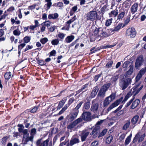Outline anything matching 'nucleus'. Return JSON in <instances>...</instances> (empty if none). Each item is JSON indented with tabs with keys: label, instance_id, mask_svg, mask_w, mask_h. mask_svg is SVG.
I'll use <instances>...</instances> for the list:
<instances>
[{
	"label": "nucleus",
	"instance_id": "obj_1",
	"mask_svg": "<svg viewBox=\"0 0 146 146\" xmlns=\"http://www.w3.org/2000/svg\"><path fill=\"white\" fill-rule=\"evenodd\" d=\"M93 33L94 35H92L90 38V41L91 42L95 41L96 39V35H97L98 36H100L101 38H103L108 36L110 35V34H108L106 32L104 31L103 29L102 28H97L96 27Z\"/></svg>",
	"mask_w": 146,
	"mask_h": 146
},
{
	"label": "nucleus",
	"instance_id": "obj_2",
	"mask_svg": "<svg viewBox=\"0 0 146 146\" xmlns=\"http://www.w3.org/2000/svg\"><path fill=\"white\" fill-rule=\"evenodd\" d=\"M83 103V101L80 102L77 105L76 107L72 110V113L66 117V119L68 120V122L73 121L76 118L79 113L78 109L81 107Z\"/></svg>",
	"mask_w": 146,
	"mask_h": 146
},
{
	"label": "nucleus",
	"instance_id": "obj_3",
	"mask_svg": "<svg viewBox=\"0 0 146 146\" xmlns=\"http://www.w3.org/2000/svg\"><path fill=\"white\" fill-rule=\"evenodd\" d=\"M107 131V129H104L100 133V128L97 127H95L93 129L92 132L90 133L91 135H92L93 138H95L97 136L98 137L104 136Z\"/></svg>",
	"mask_w": 146,
	"mask_h": 146
},
{
	"label": "nucleus",
	"instance_id": "obj_4",
	"mask_svg": "<svg viewBox=\"0 0 146 146\" xmlns=\"http://www.w3.org/2000/svg\"><path fill=\"white\" fill-rule=\"evenodd\" d=\"M86 15L87 20L93 21L96 19L98 15L96 11H92L87 13Z\"/></svg>",
	"mask_w": 146,
	"mask_h": 146
},
{
	"label": "nucleus",
	"instance_id": "obj_5",
	"mask_svg": "<svg viewBox=\"0 0 146 146\" xmlns=\"http://www.w3.org/2000/svg\"><path fill=\"white\" fill-rule=\"evenodd\" d=\"M136 33L134 28L133 27L129 28L126 31L125 35L126 36H129L130 38H132L135 36Z\"/></svg>",
	"mask_w": 146,
	"mask_h": 146
},
{
	"label": "nucleus",
	"instance_id": "obj_6",
	"mask_svg": "<svg viewBox=\"0 0 146 146\" xmlns=\"http://www.w3.org/2000/svg\"><path fill=\"white\" fill-rule=\"evenodd\" d=\"M143 57L142 55L137 57L135 63V68L137 69H139L140 67L143 65Z\"/></svg>",
	"mask_w": 146,
	"mask_h": 146
},
{
	"label": "nucleus",
	"instance_id": "obj_7",
	"mask_svg": "<svg viewBox=\"0 0 146 146\" xmlns=\"http://www.w3.org/2000/svg\"><path fill=\"white\" fill-rule=\"evenodd\" d=\"M79 135L81 137L82 142H84L86 140L90 133V132L86 129L82 131H79Z\"/></svg>",
	"mask_w": 146,
	"mask_h": 146
},
{
	"label": "nucleus",
	"instance_id": "obj_8",
	"mask_svg": "<svg viewBox=\"0 0 146 146\" xmlns=\"http://www.w3.org/2000/svg\"><path fill=\"white\" fill-rule=\"evenodd\" d=\"M131 82V79L128 78L126 79L121 80V87L122 90L125 89L130 84Z\"/></svg>",
	"mask_w": 146,
	"mask_h": 146
},
{
	"label": "nucleus",
	"instance_id": "obj_9",
	"mask_svg": "<svg viewBox=\"0 0 146 146\" xmlns=\"http://www.w3.org/2000/svg\"><path fill=\"white\" fill-rule=\"evenodd\" d=\"M123 99V97H121L119 99L117 100L116 101H115L108 108L107 110V112L108 113L113 108L118 106L119 103L122 101Z\"/></svg>",
	"mask_w": 146,
	"mask_h": 146
},
{
	"label": "nucleus",
	"instance_id": "obj_10",
	"mask_svg": "<svg viewBox=\"0 0 146 146\" xmlns=\"http://www.w3.org/2000/svg\"><path fill=\"white\" fill-rule=\"evenodd\" d=\"M146 72V67L142 68L139 72L135 78L136 82H138Z\"/></svg>",
	"mask_w": 146,
	"mask_h": 146
},
{
	"label": "nucleus",
	"instance_id": "obj_11",
	"mask_svg": "<svg viewBox=\"0 0 146 146\" xmlns=\"http://www.w3.org/2000/svg\"><path fill=\"white\" fill-rule=\"evenodd\" d=\"M91 113L89 111L84 112L82 115V119L85 121H90L91 120Z\"/></svg>",
	"mask_w": 146,
	"mask_h": 146
},
{
	"label": "nucleus",
	"instance_id": "obj_12",
	"mask_svg": "<svg viewBox=\"0 0 146 146\" xmlns=\"http://www.w3.org/2000/svg\"><path fill=\"white\" fill-rule=\"evenodd\" d=\"M143 87V85H142L139 88H135L133 87L131 90L133 95L132 98H134L135 99V96L139 92Z\"/></svg>",
	"mask_w": 146,
	"mask_h": 146
},
{
	"label": "nucleus",
	"instance_id": "obj_13",
	"mask_svg": "<svg viewBox=\"0 0 146 146\" xmlns=\"http://www.w3.org/2000/svg\"><path fill=\"white\" fill-rule=\"evenodd\" d=\"M126 11H127H127L123 8H121L120 10L119 11V13L117 16V20H120L121 19V20L124 17L125 15Z\"/></svg>",
	"mask_w": 146,
	"mask_h": 146
},
{
	"label": "nucleus",
	"instance_id": "obj_14",
	"mask_svg": "<svg viewBox=\"0 0 146 146\" xmlns=\"http://www.w3.org/2000/svg\"><path fill=\"white\" fill-rule=\"evenodd\" d=\"M140 102V100L138 99H136L133 100L132 102V104L130 106L131 109H133L137 108L139 105Z\"/></svg>",
	"mask_w": 146,
	"mask_h": 146
},
{
	"label": "nucleus",
	"instance_id": "obj_15",
	"mask_svg": "<svg viewBox=\"0 0 146 146\" xmlns=\"http://www.w3.org/2000/svg\"><path fill=\"white\" fill-rule=\"evenodd\" d=\"M88 84H86L83 85L81 89H79L76 92V94L75 96L81 92H82V93H83L87 91L88 90Z\"/></svg>",
	"mask_w": 146,
	"mask_h": 146
},
{
	"label": "nucleus",
	"instance_id": "obj_16",
	"mask_svg": "<svg viewBox=\"0 0 146 146\" xmlns=\"http://www.w3.org/2000/svg\"><path fill=\"white\" fill-rule=\"evenodd\" d=\"M80 122V119L78 118L68 125L67 126V128L68 129H71L74 128L76 125Z\"/></svg>",
	"mask_w": 146,
	"mask_h": 146
},
{
	"label": "nucleus",
	"instance_id": "obj_17",
	"mask_svg": "<svg viewBox=\"0 0 146 146\" xmlns=\"http://www.w3.org/2000/svg\"><path fill=\"white\" fill-rule=\"evenodd\" d=\"M123 23H119L118 25L116 27H115L114 29H109L110 31L112 32L114 31L118 32L122 27L123 26Z\"/></svg>",
	"mask_w": 146,
	"mask_h": 146
},
{
	"label": "nucleus",
	"instance_id": "obj_18",
	"mask_svg": "<svg viewBox=\"0 0 146 146\" xmlns=\"http://www.w3.org/2000/svg\"><path fill=\"white\" fill-rule=\"evenodd\" d=\"M99 107V104L97 103L92 104L91 108V110L94 113H96L98 110Z\"/></svg>",
	"mask_w": 146,
	"mask_h": 146
},
{
	"label": "nucleus",
	"instance_id": "obj_19",
	"mask_svg": "<svg viewBox=\"0 0 146 146\" xmlns=\"http://www.w3.org/2000/svg\"><path fill=\"white\" fill-rule=\"evenodd\" d=\"M66 100V97H65L63 98L59 102L58 105L57 107V110H59L63 106Z\"/></svg>",
	"mask_w": 146,
	"mask_h": 146
},
{
	"label": "nucleus",
	"instance_id": "obj_20",
	"mask_svg": "<svg viewBox=\"0 0 146 146\" xmlns=\"http://www.w3.org/2000/svg\"><path fill=\"white\" fill-rule=\"evenodd\" d=\"M80 142V141L78 138L76 137H72L70 140V146L76 143H78Z\"/></svg>",
	"mask_w": 146,
	"mask_h": 146
},
{
	"label": "nucleus",
	"instance_id": "obj_21",
	"mask_svg": "<svg viewBox=\"0 0 146 146\" xmlns=\"http://www.w3.org/2000/svg\"><path fill=\"white\" fill-rule=\"evenodd\" d=\"M74 36L73 35L68 36L66 38L64 42L67 43H70L74 39Z\"/></svg>",
	"mask_w": 146,
	"mask_h": 146
},
{
	"label": "nucleus",
	"instance_id": "obj_22",
	"mask_svg": "<svg viewBox=\"0 0 146 146\" xmlns=\"http://www.w3.org/2000/svg\"><path fill=\"white\" fill-rule=\"evenodd\" d=\"M138 6V4L137 3H134L131 6V9L132 14L135 13L137 11Z\"/></svg>",
	"mask_w": 146,
	"mask_h": 146
},
{
	"label": "nucleus",
	"instance_id": "obj_23",
	"mask_svg": "<svg viewBox=\"0 0 146 146\" xmlns=\"http://www.w3.org/2000/svg\"><path fill=\"white\" fill-rule=\"evenodd\" d=\"M99 90L98 86H96L93 88L91 94L92 98H94L96 95L97 92Z\"/></svg>",
	"mask_w": 146,
	"mask_h": 146
},
{
	"label": "nucleus",
	"instance_id": "obj_24",
	"mask_svg": "<svg viewBox=\"0 0 146 146\" xmlns=\"http://www.w3.org/2000/svg\"><path fill=\"white\" fill-rule=\"evenodd\" d=\"M12 74L10 72H6L4 74V76L5 80V82L7 84L8 80L11 77Z\"/></svg>",
	"mask_w": 146,
	"mask_h": 146
},
{
	"label": "nucleus",
	"instance_id": "obj_25",
	"mask_svg": "<svg viewBox=\"0 0 146 146\" xmlns=\"http://www.w3.org/2000/svg\"><path fill=\"white\" fill-rule=\"evenodd\" d=\"M45 2L47 3L45 4L44 7L46 6L45 10L46 11H47L50 9L52 6L51 0H45Z\"/></svg>",
	"mask_w": 146,
	"mask_h": 146
},
{
	"label": "nucleus",
	"instance_id": "obj_26",
	"mask_svg": "<svg viewBox=\"0 0 146 146\" xmlns=\"http://www.w3.org/2000/svg\"><path fill=\"white\" fill-rule=\"evenodd\" d=\"M139 119V116L138 115H135L131 119V122L133 125H135L137 123Z\"/></svg>",
	"mask_w": 146,
	"mask_h": 146
},
{
	"label": "nucleus",
	"instance_id": "obj_27",
	"mask_svg": "<svg viewBox=\"0 0 146 146\" xmlns=\"http://www.w3.org/2000/svg\"><path fill=\"white\" fill-rule=\"evenodd\" d=\"M118 12L117 9H116L114 10L111 11L110 13H109V15L110 17H115L118 15Z\"/></svg>",
	"mask_w": 146,
	"mask_h": 146
},
{
	"label": "nucleus",
	"instance_id": "obj_28",
	"mask_svg": "<svg viewBox=\"0 0 146 146\" xmlns=\"http://www.w3.org/2000/svg\"><path fill=\"white\" fill-rule=\"evenodd\" d=\"M131 17V14L129 13L127 16L126 19L124 20V23L122 27H123L127 25L130 21V18Z\"/></svg>",
	"mask_w": 146,
	"mask_h": 146
},
{
	"label": "nucleus",
	"instance_id": "obj_29",
	"mask_svg": "<svg viewBox=\"0 0 146 146\" xmlns=\"http://www.w3.org/2000/svg\"><path fill=\"white\" fill-rule=\"evenodd\" d=\"M90 101L89 100H88L84 103L83 108L85 109L88 110L90 108Z\"/></svg>",
	"mask_w": 146,
	"mask_h": 146
},
{
	"label": "nucleus",
	"instance_id": "obj_30",
	"mask_svg": "<svg viewBox=\"0 0 146 146\" xmlns=\"http://www.w3.org/2000/svg\"><path fill=\"white\" fill-rule=\"evenodd\" d=\"M68 139H66L64 141L61 143L59 146H70Z\"/></svg>",
	"mask_w": 146,
	"mask_h": 146
},
{
	"label": "nucleus",
	"instance_id": "obj_31",
	"mask_svg": "<svg viewBox=\"0 0 146 146\" xmlns=\"http://www.w3.org/2000/svg\"><path fill=\"white\" fill-rule=\"evenodd\" d=\"M36 59L37 61V64L41 66H43L46 64L45 62L42 59L38 58H36Z\"/></svg>",
	"mask_w": 146,
	"mask_h": 146
},
{
	"label": "nucleus",
	"instance_id": "obj_32",
	"mask_svg": "<svg viewBox=\"0 0 146 146\" xmlns=\"http://www.w3.org/2000/svg\"><path fill=\"white\" fill-rule=\"evenodd\" d=\"M109 97H107L104 101L103 104L104 107L107 106L109 104L110 102L112 101L110 99L109 100Z\"/></svg>",
	"mask_w": 146,
	"mask_h": 146
},
{
	"label": "nucleus",
	"instance_id": "obj_33",
	"mask_svg": "<svg viewBox=\"0 0 146 146\" xmlns=\"http://www.w3.org/2000/svg\"><path fill=\"white\" fill-rule=\"evenodd\" d=\"M130 124V120H128L126 121L125 123L123 125L122 127L123 130H126L129 127Z\"/></svg>",
	"mask_w": 146,
	"mask_h": 146
},
{
	"label": "nucleus",
	"instance_id": "obj_34",
	"mask_svg": "<svg viewBox=\"0 0 146 146\" xmlns=\"http://www.w3.org/2000/svg\"><path fill=\"white\" fill-rule=\"evenodd\" d=\"M133 72V65H131L129 66V70L127 72L126 74L131 75Z\"/></svg>",
	"mask_w": 146,
	"mask_h": 146
},
{
	"label": "nucleus",
	"instance_id": "obj_35",
	"mask_svg": "<svg viewBox=\"0 0 146 146\" xmlns=\"http://www.w3.org/2000/svg\"><path fill=\"white\" fill-rule=\"evenodd\" d=\"M131 136L132 134L131 133L130 135L126 138L125 142V145H127L130 142Z\"/></svg>",
	"mask_w": 146,
	"mask_h": 146
},
{
	"label": "nucleus",
	"instance_id": "obj_36",
	"mask_svg": "<svg viewBox=\"0 0 146 146\" xmlns=\"http://www.w3.org/2000/svg\"><path fill=\"white\" fill-rule=\"evenodd\" d=\"M111 85V84L110 83L105 84L102 86V88L106 92L109 88Z\"/></svg>",
	"mask_w": 146,
	"mask_h": 146
},
{
	"label": "nucleus",
	"instance_id": "obj_37",
	"mask_svg": "<svg viewBox=\"0 0 146 146\" xmlns=\"http://www.w3.org/2000/svg\"><path fill=\"white\" fill-rule=\"evenodd\" d=\"M9 138V137L6 136L2 138L1 140L2 144L3 145H5L7 139Z\"/></svg>",
	"mask_w": 146,
	"mask_h": 146
},
{
	"label": "nucleus",
	"instance_id": "obj_38",
	"mask_svg": "<svg viewBox=\"0 0 146 146\" xmlns=\"http://www.w3.org/2000/svg\"><path fill=\"white\" fill-rule=\"evenodd\" d=\"M102 72H101L100 73L94 76H93L94 80L95 82H97L99 78L101 77L102 76Z\"/></svg>",
	"mask_w": 146,
	"mask_h": 146
},
{
	"label": "nucleus",
	"instance_id": "obj_39",
	"mask_svg": "<svg viewBox=\"0 0 146 146\" xmlns=\"http://www.w3.org/2000/svg\"><path fill=\"white\" fill-rule=\"evenodd\" d=\"M112 20L113 19L112 18L107 19L105 22V25L106 27L110 26L112 23Z\"/></svg>",
	"mask_w": 146,
	"mask_h": 146
},
{
	"label": "nucleus",
	"instance_id": "obj_40",
	"mask_svg": "<svg viewBox=\"0 0 146 146\" xmlns=\"http://www.w3.org/2000/svg\"><path fill=\"white\" fill-rule=\"evenodd\" d=\"M38 107V106H36L32 108H31L29 111L30 112L32 113H36L37 111Z\"/></svg>",
	"mask_w": 146,
	"mask_h": 146
},
{
	"label": "nucleus",
	"instance_id": "obj_41",
	"mask_svg": "<svg viewBox=\"0 0 146 146\" xmlns=\"http://www.w3.org/2000/svg\"><path fill=\"white\" fill-rule=\"evenodd\" d=\"M59 40L58 39H53L51 41L52 44L53 45H57L59 43Z\"/></svg>",
	"mask_w": 146,
	"mask_h": 146
},
{
	"label": "nucleus",
	"instance_id": "obj_42",
	"mask_svg": "<svg viewBox=\"0 0 146 146\" xmlns=\"http://www.w3.org/2000/svg\"><path fill=\"white\" fill-rule=\"evenodd\" d=\"M65 35L63 33H60L56 36L60 39V40H62L65 37Z\"/></svg>",
	"mask_w": 146,
	"mask_h": 146
},
{
	"label": "nucleus",
	"instance_id": "obj_43",
	"mask_svg": "<svg viewBox=\"0 0 146 146\" xmlns=\"http://www.w3.org/2000/svg\"><path fill=\"white\" fill-rule=\"evenodd\" d=\"M106 92V91L102 88L100 90L98 94V96H101L103 95Z\"/></svg>",
	"mask_w": 146,
	"mask_h": 146
},
{
	"label": "nucleus",
	"instance_id": "obj_44",
	"mask_svg": "<svg viewBox=\"0 0 146 146\" xmlns=\"http://www.w3.org/2000/svg\"><path fill=\"white\" fill-rule=\"evenodd\" d=\"M48 41V39L46 37H44L41 38L40 40V42L42 44H44L46 42H47Z\"/></svg>",
	"mask_w": 146,
	"mask_h": 146
},
{
	"label": "nucleus",
	"instance_id": "obj_45",
	"mask_svg": "<svg viewBox=\"0 0 146 146\" xmlns=\"http://www.w3.org/2000/svg\"><path fill=\"white\" fill-rule=\"evenodd\" d=\"M140 136V134L138 133H137L135 135V137L134 138L133 141H132V142H133V143H134L136 142L137 141L139 137Z\"/></svg>",
	"mask_w": 146,
	"mask_h": 146
},
{
	"label": "nucleus",
	"instance_id": "obj_46",
	"mask_svg": "<svg viewBox=\"0 0 146 146\" xmlns=\"http://www.w3.org/2000/svg\"><path fill=\"white\" fill-rule=\"evenodd\" d=\"M50 22L49 21H46L42 23L41 25L46 26L48 29H49V27H50Z\"/></svg>",
	"mask_w": 146,
	"mask_h": 146
},
{
	"label": "nucleus",
	"instance_id": "obj_47",
	"mask_svg": "<svg viewBox=\"0 0 146 146\" xmlns=\"http://www.w3.org/2000/svg\"><path fill=\"white\" fill-rule=\"evenodd\" d=\"M23 40L24 42V43H27L30 42L31 38L28 36H26L24 38Z\"/></svg>",
	"mask_w": 146,
	"mask_h": 146
},
{
	"label": "nucleus",
	"instance_id": "obj_48",
	"mask_svg": "<svg viewBox=\"0 0 146 146\" xmlns=\"http://www.w3.org/2000/svg\"><path fill=\"white\" fill-rule=\"evenodd\" d=\"M113 61L112 60L110 61L109 62H108L106 65V67L107 68H109L111 67L113 64Z\"/></svg>",
	"mask_w": 146,
	"mask_h": 146
},
{
	"label": "nucleus",
	"instance_id": "obj_49",
	"mask_svg": "<svg viewBox=\"0 0 146 146\" xmlns=\"http://www.w3.org/2000/svg\"><path fill=\"white\" fill-rule=\"evenodd\" d=\"M113 139V137L112 136H109L106 139V142L107 144H110Z\"/></svg>",
	"mask_w": 146,
	"mask_h": 146
},
{
	"label": "nucleus",
	"instance_id": "obj_50",
	"mask_svg": "<svg viewBox=\"0 0 146 146\" xmlns=\"http://www.w3.org/2000/svg\"><path fill=\"white\" fill-rule=\"evenodd\" d=\"M21 33V32L18 29L15 30L13 31V34L15 36H19Z\"/></svg>",
	"mask_w": 146,
	"mask_h": 146
},
{
	"label": "nucleus",
	"instance_id": "obj_51",
	"mask_svg": "<svg viewBox=\"0 0 146 146\" xmlns=\"http://www.w3.org/2000/svg\"><path fill=\"white\" fill-rule=\"evenodd\" d=\"M49 141L48 139H46L41 143L39 146H47Z\"/></svg>",
	"mask_w": 146,
	"mask_h": 146
},
{
	"label": "nucleus",
	"instance_id": "obj_52",
	"mask_svg": "<svg viewBox=\"0 0 146 146\" xmlns=\"http://www.w3.org/2000/svg\"><path fill=\"white\" fill-rule=\"evenodd\" d=\"M115 93H112L110 96L108 97H109V98H110L111 101H112L115 99Z\"/></svg>",
	"mask_w": 146,
	"mask_h": 146
},
{
	"label": "nucleus",
	"instance_id": "obj_53",
	"mask_svg": "<svg viewBox=\"0 0 146 146\" xmlns=\"http://www.w3.org/2000/svg\"><path fill=\"white\" fill-rule=\"evenodd\" d=\"M33 48V45H27L26 46V48L23 50L24 52H25L29 49H31Z\"/></svg>",
	"mask_w": 146,
	"mask_h": 146
},
{
	"label": "nucleus",
	"instance_id": "obj_54",
	"mask_svg": "<svg viewBox=\"0 0 146 146\" xmlns=\"http://www.w3.org/2000/svg\"><path fill=\"white\" fill-rule=\"evenodd\" d=\"M56 53V52L54 50H53L51 51L49 53V57L51 56H55Z\"/></svg>",
	"mask_w": 146,
	"mask_h": 146
},
{
	"label": "nucleus",
	"instance_id": "obj_55",
	"mask_svg": "<svg viewBox=\"0 0 146 146\" xmlns=\"http://www.w3.org/2000/svg\"><path fill=\"white\" fill-rule=\"evenodd\" d=\"M134 99H134V98H132L127 103L125 106V107H127L129 106L132 103Z\"/></svg>",
	"mask_w": 146,
	"mask_h": 146
},
{
	"label": "nucleus",
	"instance_id": "obj_56",
	"mask_svg": "<svg viewBox=\"0 0 146 146\" xmlns=\"http://www.w3.org/2000/svg\"><path fill=\"white\" fill-rule=\"evenodd\" d=\"M36 133V129L35 128L32 129L31 131V135H33L35 134Z\"/></svg>",
	"mask_w": 146,
	"mask_h": 146
},
{
	"label": "nucleus",
	"instance_id": "obj_57",
	"mask_svg": "<svg viewBox=\"0 0 146 146\" xmlns=\"http://www.w3.org/2000/svg\"><path fill=\"white\" fill-rule=\"evenodd\" d=\"M75 99L73 97L70 98L68 100V104L70 105L74 101Z\"/></svg>",
	"mask_w": 146,
	"mask_h": 146
},
{
	"label": "nucleus",
	"instance_id": "obj_58",
	"mask_svg": "<svg viewBox=\"0 0 146 146\" xmlns=\"http://www.w3.org/2000/svg\"><path fill=\"white\" fill-rule=\"evenodd\" d=\"M25 43H21L18 46V49L21 50L25 46Z\"/></svg>",
	"mask_w": 146,
	"mask_h": 146
},
{
	"label": "nucleus",
	"instance_id": "obj_59",
	"mask_svg": "<svg viewBox=\"0 0 146 146\" xmlns=\"http://www.w3.org/2000/svg\"><path fill=\"white\" fill-rule=\"evenodd\" d=\"M28 121L27 119H25L24 121V124H25V127L28 128L30 125V123H27Z\"/></svg>",
	"mask_w": 146,
	"mask_h": 146
},
{
	"label": "nucleus",
	"instance_id": "obj_60",
	"mask_svg": "<svg viewBox=\"0 0 146 146\" xmlns=\"http://www.w3.org/2000/svg\"><path fill=\"white\" fill-rule=\"evenodd\" d=\"M98 142L97 141H94L91 144V146H98Z\"/></svg>",
	"mask_w": 146,
	"mask_h": 146
},
{
	"label": "nucleus",
	"instance_id": "obj_61",
	"mask_svg": "<svg viewBox=\"0 0 146 146\" xmlns=\"http://www.w3.org/2000/svg\"><path fill=\"white\" fill-rule=\"evenodd\" d=\"M123 105H120L119 107H118L115 110L113 111V112L114 113H116L118 111L120 110L122 108Z\"/></svg>",
	"mask_w": 146,
	"mask_h": 146
},
{
	"label": "nucleus",
	"instance_id": "obj_62",
	"mask_svg": "<svg viewBox=\"0 0 146 146\" xmlns=\"http://www.w3.org/2000/svg\"><path fill=\"white\" fill-rule=\"evenodd\" d=\"M56 29V27L55 26H53L52 27H49V29H48L49 31L51 32H53L54 31L55 29Z\"/></svg>",
	"mask_w": 146,
	"mask_h": 146
},
{
	"label": "nucleus",
	"instance_id": "obj_63",
	"mask_svg": "<svg viewBox=\"0 0 146 146\" xmlns=\"http://www.w3.org/2000/svg\"><path fill=\"white\" fill-rule=\"evenodd\" d=\"M36 5V4H34L33 5L29 6L28 7V8L30 10H33L35 9Z\"/></svg>",
	"mask_w": 146,
	"mask_h": 146
},
{
	"label": "nucleus",
	"instance_id": "obj_64",
	"mask_svg": "<svg viewBox=\"0 0 146 146\" xmlns=\"http://www.w3.org/2000/svg\"><path fill=\"white\" fill-rule=\"evenodd\" d=\"M129 64V62L128 61H126L125 62L123 65V67L124 68H127Z\"/></svg>",
	"mask_w": 146,
	"mask_h": 146
}]
</instances>
